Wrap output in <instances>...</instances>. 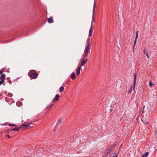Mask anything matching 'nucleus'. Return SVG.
I'll return each mask as SVG.
<instances>
[{
	"label": "nucleus",
	"instance_id": "f257e3e1",
	"mask_svg": "<svg viewBox=\"0 0 157 157\" xmlns=\"http://www.w3.org/2000/svg\"><path fill=\"white\" fill-rule=\"evenodd\" d=\"M32 122L30 123H28L27 122H25L22 124L21 126L18 127L17 128H13L11 129L12 131H19V130L21 128H23L24 129H26L27 128H30L32 127V126H30V125L31 124Z\"/></svg>",
	"mask_w": 157,
	"mask_h": 157
},
{
	"label": "nucleus",
	"instance_id": "f03ea898",
	"mask_svg": "<svg viewBox=\"0 0 157 157\" xmlns=\"http://www.w3.org/2000/svg\"><path fill=\"white\" fill-rule=\"evenodd\" d=\"M28 75L30 78L32 79H34L38 75V74L36 71L34 70H32L30 71Z\"/></svg>",
	"mask_w": 157,
	"mask_h": 157
},
{
	"label": "nucleus",
	"instance_id": "7ed1b4c3",
	"mask_svg": "<svg viewBox=\"0 0 157 157\" xmlns=\"http://www.w3.org/2000/svg\"><path fill=\"white\" fill-rule=\"evenodd\" d=\"M95 6H96V3L95 2V0H94V6L93 7V16H92V22H94L95 21V17H94V11L95 10Z\"/></svg>",
	"mask_w": 157,
	"mask_h": 157
},
{
	"label": "nucleus",
	"instance_id": "20e7f679",
	"mask_svg": "<svg viewBox=\"0 0 157 157\" xmlns=\"http://www.w3.org/2000/svg\"><path fill=\"white\" fill-rule=\"evenodd\" d=\"M90 42H89L87 45L86 46V48H85V50H84V52H85V53H89V47H90Z\"/></svg>",
	"mask_w": 157,
	"mask_h": 157
},
{
	"label": "nucleus",
	"instance_id": "39448f33",
	"mask_svg": "<svg viewBox=\"0 0 157 157\" xmlns=\"http://www.w3.org/2000/svg\"><path fill=\"white\" fill-rule=\"evenodd\" d=\"M60 97V96L59 94H56L55 95L54 99L52 100V102H55L58 101L59 99V98Z\"/></svg>",
	"mask_w": 157,
	"mask_h": 157
},
{
	"label": "nucleus",
	"instance_id": "423d86ee",
	"mask_svg": "<svg viewBox=\"0 0 157 157\" xmlns=\"http://www.w3.org/2000/svg\"><path fill=\"white\" fill-rule=\"evenodd\" d=\"M87 58H83V59L82 61L81 64L80 66H83L86 64L87 62Z\"/></svg>",
	"mask_w": 157,
	"mask_h": 157
},
{
	"label": "nucleus",
	"instance_id": "0eeeda50",
	"mask_svg": "<svg viewBox=\"0 0 157 157\" xmlns=\"http://www.w3.org/2000/svg\"><path fill=\"white\" fill-rule=\"evenodd\" d=\"M93 29V28L92 27H90V28L89 33V36L90 37H91L92 36Z\"/></svg>",
	"mask_w": 157,
	"mask_h": 157
},
{
	"label": "nucleus",
	"instance_id": "6e6552de",
	"mask_svg": "<svg viewBox=\"0 0 157 157\" xmlns=\"http://www.w3.org/2000/svg\"><path fill=\"white\" fill-rule=\"evenodd\" d=\"M81 66H79L78 67L76 71V75H78L80 73V71L81 69Z\"/></svg>",
	"mask_w": 157,
	"mask_h": 157
},
{
	"label": "nucleus",
	"instance_id": "1a4fd4ad",
	"mask_svg": "<svg viewBox=\"0 0 157 157\" xmlns=\"http://www.w3.org/2000/svg\"><path fill=\"white\" fill-rule=\"evenodd\" d=\"M111 150H109L108 148L105 150V155H106V156L109 155L111 152Z\"/></svg>",
	"mask_w": 157,
	"mask_h": 157
},
{
	"label": "nucleus",
	"instance_id": "9d476101",
	"mask_svg": "<svg viewBox=\"0 0 157 157\" xmlns=\"http://www.w3.org/2000/svg\"><path fill=\"white\" fill-rule=\"evenodd\" d=\"M136 74H135L134 75V81H133V89H134L135 85H136Z\"/></svg>",
	"mask_w": 157,
	"mask_h": 157
},
{
	"label": "nucleus",
	"instance_id": "9b49d317",
	"mask_svg": "<svg viewBox=\"0 0 157 157\" xmlns=\"http://www.w3.org/2000/svg\"><path fill=\"white\" fill-rule=\"evenodd\" d=\"M144 53L148 59H149L150 56L148 55V52L147 50L145 49H144Z\"/></svg>",
	"mask_w": 157,
	"mask_h": 157
},
{
	"label": "nucleus",
	"instance_id": "f8f14e48",
	"mask_svg": "<svg viewBox=\"0 0 157 157\" xmlns=\"http://www.w3.org/2000/svg\"><path fill=\"white\" fill-rule=\"evenodd\" d=\"M48 21L49 23H51L53 22L54 21L52 17H50L48 19Z\"/></svg>",
	"mask_w": 157,
	"mask_h": 157
},
{
	"label": "nucleus",
	"instance_id": "ddd939ff",
	"mask_svg": "<svg viewBox=\"0 0 157 157\" xmlns=\"http://www.w3.org/2000/svg\"><path fill=\"white\" fill-rule=\"evenodd\" d=\"M71 78L72 79L74 80L76 78V76L75 75V74L74 72H73L71 76Z\"/></svg>",
	"mask_w": 157,
	"mask_h": 157
},
{
	"label": "nucleus",
	"instance_id": "4468645a",
	"mask_svg": "<svg viewBox=\"0 0 157 157\" xmlns=\"http://www.w3.org/2000/svg\"><path fill=\"white\" fill-rule=\"evenodd\" d=\"M6 77V75L5 74H2L0 77V79L1 80H4V79H5Z\"/></svg>",
	"mask_w": 157,
	"mask_h": 157
},
{
	"label": "nucleus",
	"instance_id": "2eb2a0df",
	"mask_svg": "<svg viewBox=\"0 0 157 157\" xmlns=\"http://www.w3.org/2000/svg\"><path fill=\"white\" fill-rule=\"evenodd\" d=\"M53 104L52 103H51L50 104H48V105H47L45 109H48V108H51L53 106Z\"/></svg>",
	"mask_w": 157,
	"mask_h": 157
},
{
	"label": "nucleus",
	"instance_id": "dca6fc26",
	"mask_svg": "<svg viewBox=\"0 0 157 157\" xmlns=\"http://www.w3.org/2000/svg\"><path fill=\"white\" fill-rule=\"evenodd\" d=\"M117 155H116L115 153H113L111 154L110 155V157H117Z\"/></svg>",
	"mask_w": 157,
	"mask_h": 157
},
{
	"label": "nucleus",
	"instance_id": "f3484780",
	"mask_svg": "<svg viewBox=\"0 0 157 157\" xmlns=\"http://www.w3.org/2000/svg\"><path fill=\"white\" fill-rule=\"evenodd\" d=\"M148 152H146L144 154L142 155L141 157H146L148 155Z\"/></svg>",
	"mask_w": 157,
	"mask_h": 157
},
{
	"label": "nucleus",
	"instance_id": "a211bd4d",
	"mask_svg": "<svg viewBox=\"0 0 157 157\" xmlns=\"http://www.w3.org/2000/svg\"><path fill=\"white\" fill-rule=\"evenodd\" d=\"M88 54V53L84 52V54L83 55V58H87Z\"/></svg>",
	"mask_w": 157,
	"mask_h": 157
},
{
	"label": "nucleus",
	"instance_id": "6ab92c4d",
	"mask_svg": "<svg viewBox=\"0 0 157 157\" xmlns=\"http://www.w3.org/2000/svg\"><path fill=\"white\" fill-rule=\"evenodd\" d=\"M64 89V88L63 86H61L59 88V92L60 93L62 92L63 91Z\"/></svg>",
	"mask_w": 157,
	"mask_h": 157
},
{
	"label": "nucleus",
	"instance_id": "aec40b11",
	"mask_svg": "<svg viewBox=\"0 0 157 157\" xmlns=\"http://www.w3.org/2000/svg\"><path fill=\"white\" fill-rule=\"evenodd\" d=\"M114 145H115V144L111 145H110L109 147H108V148L111 151L112 149L113 148Z\"/></svg>",
	"mask_w": 157,
	"mask_h": 157
},
{
	"label": "nucleus",
	"instance_id": "412c9836",
	"mask_svg": "<svg viewBox=\"0 0 157 157\" xmlns=\"http://www.w3.org/2000/svg\"><path fill=\"white\" fill-rule=\"evenodd\" d=\"M61 123V120L59 121L56 124L55 127H58Z\"/></svg>",
	"mask_w": 157,
	"mask_h": 157
},
{
	"label": "nucleus",
	"instance_id": "4be33fe9",
	"mask_svg": "<svg viewBox=\"0 0 157 157\" xmlns=\"http://www.w3.org/2000/svg\"><path fill=\"white\" fill-rule=\"evenodd\" d=\"M8 125L9 126H14L15 127H16V125L14 124H11L9 123L8 124Z\"/></svg>",
	"mask_w": 157,
	"mask_h": 157
},
{
	"label": "nucleus",
	"instance_id": "5701e85b",
	"mask_svg": "<svg viewBox=\"0 0 157 157\" xmlns=\"http://www.w3.org/2000/svg\"><path fill=\"white\" fill-rule=\"evenodd\" d=\"M136 42H137L136 40H135H135L134 42V44L133 50H134V49L135 45L136 44Z\"/></svg>",
	"mask_w": 157,
	"mask_h": 157
},
{
	"label": "nucleus",
	"instance_id": "b1692460",
	"mask_svg": "<svg viewBox=\"0 0 157 157\" xmlns=\"http://www.w3.org/2000/svg\"><path fill=\"white\" fill-rule=\"evenodd\" d=\"M4 80H1V81H0V86L4 82Z\"/></svg>",
	"mask_w": 157,
	"mask_h": 157
},
{
	"label": "nucleus",
	"instance_id": "393cba45",
	"mask_svg": "<svg viewBox=\"0 0 157 157\" xmlns=\"http://www.w3.org/2000/svg\"><path fill=\"white\" fill-rule=\"evenodd\" d=\"M149 85L150 86H152L154 85L151 82H149Z\"/></svg>",
	"mask_w": 157,
	"mask_h": 157
},
{
	"label": "nucleus",
	"instance_id": "a878e982",
	"mask_svg": "<svg viewBox=\"0 0 157 157\" xmlns=\"http://www.w3.org/2000/svg\"><path fill=\"white\" fill-rule=\"evenodd\" d=\"M132 86L130 87V90L129 91V92H131L132 90Z\"/></svg>",
	"mask_w": 157,
	"mask_h": 157
},
{
	"label": "nucleus",
	"instance_id": "bb28decb",
	"mask_svg": "<svg viewBox=\"0 0 157 157\" xmlns=\"http://www.w3.org/2000/svg\"><path fill=\"white\" fill-rule=\"evenodd\" d=\"M138 37V35H137V34L136 35V37H135V40H137V39Z\"/></svg>",
	"mask_w": 157,
	"mask_h": 157
},
{
	"label": "nucleus",
	"instance_id": "cd10ccee",
	"mask_svg": "<svg viewBox=\"0 0 157 157\" xmlns=\"http://www.w3.org/2000/svg\"><path fill=\"white\" fill-rule=\"evenodd\" d=\"M0 71L2 72V74L4 72V71L3 70V69H2L0 70Z\"/></svg>",
	"mask_w": 157,
	"mask_h": 157
},
{
	"label": "nucleus",
	"instance_id": "c85d7f7f",
	"mask_svg": "<svg viewBox=\"0 0 157 157\" xmlns=\"http://www.w3.org/2000/svg\"><path fill=\"white\" fill-rule=\"evenodd\" d=\"M93 24H94V23L93 22H92L91 23V26L90 27H92V26L93 25Z\"/></svg>",
	"mask_w": 157,
	"mask_h": 157
},
{
	"label": "nucleus",
	"instance_id": "c756f323",
	"mask_svg": "<svg viewBox=\"0 0 157 157\" xmlns=\"http://www.w3.org/2000/svg\"><path fill=\"white\" fill-rule=\"evenodd\" d=\"M6 136H7L9 138H10L11 137L9 135H6Z\"/></svg>",
	"mask_w": 157,
	"mask_h": 157
},
{
	"label": "nucleus",
	"instance_id": "7c9ffc66",
	"mask_svg": "<svg viewBox=\"0 0 157 157\" xmlns=\"http://www.w3.org/2000/svg\"><path fill=\"white\" fill-rule=\"evenodd\" d=\"M9 94V96H10V97H12V94Z\"/></svg>",
	"mask_w": 157,
	"mask_h": 157
},
{
	"label": "nucleus",
	"instance_id": "2f4dec72",
	"mask_svg": "<svg viewBox=\"0 0 157 157\" xmlns=\"http://www.w3.org/2000/svg\"><path fill=\"white\" fill-rule=\"evenodd\" d=\"M148 122H149L148 121H147V122H144V123L147 124H148Z\"/></svg>",
	"mask_w": 157,
	"mask_h": 157
},
{
	"label": "nucleus",
	"instance_id": "473e14b6",
	"mask_svg": "<svg viewBox=\"0 0 157 157\" xmlns=\"http://www.w3.org/2000/svg\"><path fill=\"white\" fill-rule=\"evenodd\" d=\"M106 157V155H104V156H102V157Z\"/></svg>",
	"mask_w": 157,
	"mask_h": 157
},
{
	"label": "nucleus",
	"instance_id": "72a5a7b5",
	"mask_svg": "<svg viewBox=\"0 0 157 157\" xmlns=\"http://www.w3.org/2000/svg\"><path fill=\"white\" fill-rule=\"evenodd\" d=\"M9 83L10 84H11V81H9Z\"/></svg>",
	"mask_w": 157,
	"mask_h": 157
},
{
	"label": "nucleus",
	"instance_id": "f704fd0d",
	"mask_svg": "<svg viewBox=\"0 0 157 157\" xmlns=\"http://www.w3.org/2000/svg\"><path fill=\"white\" fill-rule=\"evenodd\" d=\"M138 35V31H137L136 32V35Z\"/></svg>",
	"mask_w": 157,
	"mask_h": 157
},
{
	"label": "nucleus",
	"instance_id": "c9c22d12",
	"mask_svg": "<svg viewBox=\"0 0 157 157\" xmlns=\"http://www.w3.org/2000/svg\"><path fill=\"white\" fill-rule=\"evenodd\" d=\"M112 110H113V108H112L110 109V110L111 112Z\"/></svg>",
	"mask_w": 157,
	"mask_h": 157
},
{
	"label": "nucleus",
	"instance_id": "e433bc0d",
	"mask_svg": "<svg viewBox=\"0 0 157 157\" xmlns=\"http://www.w3.org/2000/svg\"><path fill=\"white\" fill-rule=\"evenodd\" d=\"M1 74H2V72L0 71V75Z\"/></svg>",
	"mask_w": 157,
	"mask_h": 157
},
{
	"label": "nucleus",
	"instance_id": "4c0bfd02",
	"mask_svg": "<svg viewBox=\"0 0 157 157\" xmlns=\"http://www.w3.org/2000/svg\"><path fill=\"white\" fill-rule=\"evenodd\" d=\"M141 120H142V121H143V119H141Z\"/></svg>",
	"mask_w": 157,
	"mask_h": 157
}]
</instances>
